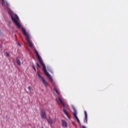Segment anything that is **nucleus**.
I'll list each match as a JSON object with an SVG mask.
<instances>
[{
	"label": "nucleus",
	"instance_id": "f8f14e48",
	"mask_svg": "<svg viewBox=\"0 0 128 128\" xmlns=\"http://www.w3.org/2000/svg\"><path fill=\"white\" fill-rule=\"evenodd\" d=\"M63 112L66 116H68V112H66V110H64V108H63L62 110Z\"/></svg>",
	"mask_w": 128,
	"mask_h": 128
},
{
	"label": "nucleus",
	"instance_id": "dca6fc26",
	"mask_svg": "<svg viewBox=\"0 0 128 128\" xmlns=\"http://www.w3.org/2000/svg\"><path fill=\"white\" fill-rule=\"evenodd\" d=\"M2 2L3 3H2V6H4V4L6 3V2H4V0H1Z\"/></svg>",
	"mask_w": 128,
	"mask_h": 128
},
{
	"label": "nucleus",
	"instance_id": "a211bd4d",
	"mask_svg": "<svg viewBox=\"0 0 128 128\" xmlns=\"http://www.w3.org/2000/svg\"><path fill=\"white\" fill-rule=\"evenodd\" d=\"M36 64L37 66H38V68H40V64L38 63H36Z\"/></svg>",
	"mask_w": 128,
	"mask_h": 128
},
{
	"label": "nucleus",
	"instance_id": "39448f33",
	"mask_svg": "<svg viewBox=\"0 0 128 128\" xmlns=\"http://www.w3.org/2000/svg\"><path fill=\"white\" fill-rule=\"evenodd\" d=\"M74 110V112H73V116H74L75 118H76L78 124H80V119H78V116H76L78 114V113L76 112V110L74 108H73Z\"/></svg>",
	"mask_w": 128,
	"mask_h": 128
},
{
	"label": "nucleus",
	"instance_id": "423d86ee",
	"mask_svg": "<svg viewBox=\"0 0 128 128\" xmlns=\"http://www.w3.org/2000/svg\"><path fill=\"white\" fill-rule=\"evenodd\" d=\"M47 122H48V124H54L56 122V119H54V118H49L47 120Z\"/></svg>",
	"mask_w": 128,
	"mask_h": 128
},
{
	"label": "nucleus",
	"instance_id": "7ed1b4c3",
	"mask_svg": "<svg viewBox=\"0 0 128 128\" xmlns=\"http://www.w3.org/2000/svg\"><path fill=\"white\" fill-rule=\"evenodd\" d=\"M22 30L23 34L26 36V40H27L30 48H32L34 46V44L32 42H30V34L26 32V30L22 27Z\"/></svg>",
	"mask_w": 128,
	"mask_h": 128
},
{
	"label": "nucleus",
	"instance_id": "4468645a",
	"mask_svg": "<svg viewBox=\"0 0 128 128\" xmlns=\"http://www.w3.org/2000/svg\"><path fill=\"white\" fill-rule=\"evenodd\" d=\"M28 90L30 92H32V86H29L28 87Z\"/></svg>",
	"mask_w": 128,
	"mask_h": 128
},
{
	"label": "nucleus",
	"instance_id": "412c9836",
	"mask_svg": "<svg viewBox=\"0 0 128 128\" xmlns=\"http://www.w3.org/2000/svg\"><path fill=\"white\" fill-rule=\"evenodd\" d=\"M18 44L19 46H20V42H18Z\"/></svg>",
	"mask_w": 128,
	"mask_h": 128
},
{
	"label": "nucleus",
	"instance_id": "2eb2a0df",
	"mask_svg": "<svg viewBox=\"0 0 128 128\" xmlns=\"http://www.w3.org/2000/svg\"><path fill=\"white\" fill-rule=\"evenodd\" d=\"M32 68L35 72H36V67H34V66L32 65Z\"/></svg>",
	"mask_w": 128,
	"mask_h": 128
},
{
	"label": "nucleus",
	"instance_id": "6ab92c4d",
	"mask_svg": "<svg viewBox=\"0 0 128 128\" xmlns=\"http://www.w3.org/2000/svg\"><path fill=\"white\" fill-rule=\"evenodd\" d=\"M6 4L8 6H10V4H8V2H6Z\"/></svg>",
	"mask_w": 128,
	"mask_h": 128
},
{
	"label": "nucleus",
	"instance_id": "ddd939ff",
	"mask_svg": "<svg viewBox=\"0 0 128 128\" xmlns=\"http://www.w3.org/2000/svg\"><path fill=\"white\" fill-rule=\"evenodd\" d=\"M54 92H56V94H60V92H58V89H56V87L54 88Z\"/></svg>",
	"mask_w": 128,
	"mask_h": 128
},
{
	"label": "nucleus",
	"instance_id": "20e7f679",
	"mask_svg": "<svg viewBox=\"0 0 128 128\" xmlns=\"http://www.w3.org/2000/svg\"><path fill=\"white\" fill-rule=\"evenodd\" d=\"M37 74L38 78H41V80H42V84H44V86H45L46 88H48V83L46 80H45L44 78V77H42V76L40 75V74L38 72H37Z\"/></svg>",
	"mask_w": 128,
	"mask_h": 128
},
{
	"label": "nucleus",
	"instance_id": "0eeeda50",
	"mask_svg": "<svg viewBox=\"0 0 128 128\" xmlns=\"http://www.w3.org/2000/svg\"><path fill=\"white\" fill-rule=\"evenodd\" d=\"M40 116L42 118H44V120H46V112H44V110H41Z\"/></svg>",
	"mask_w": 128,
	"mask_h": 128
},
{
	"label": "nucleus",
	"instance_id": "4be33fe9",
	"mask_svg": "<svg viewBox=\"0 0 128 128\" xmlns=\"http://www.w3.org/2000/svg\"><path fill=\"white\" fill-rule=\"evenodd\" d=\"M32 128H35L34 127H33Z\"/></svg>",
	"mask_w": 128,
	"mask_h": 128
},
{
	"label": "nucleus",
	"instance_id": "6e6552de",
	"mask_svg": "<svg viewBox=\"0 0 128 128\" xmlns=\"http://www.w3.org/2000/svg\"><path fill=\"white\" fill-rule=\"evenodd\" d=\"M62 123V126L64 128H68V122L64 120H61Z\"/></svg>",
	"mask_w": 128,
	"mask_h": 128
},
{
	"label": "nucleus",
	"instance_id": "f3484780",
	"mask_svg": "<svg viewBox=\"0 0 128 128\" xmlns=\"http://www.w3.org/2000/svg\"><path fill=\"white\" fill-rule=\"evenodd\" d=\"M6 56H10V53L6 52Z\"/></svg>",
	"mask_w": 128,
	"mask_h": 128
},
{
	"label": "nucleus",
	"instance_id": "1a4fd4ad",
	"mask_svg": "<svg viewBox=\"0 0 128 128\" xmlns=\"http://www.w3.org/2000/svg\"><path fill=\"white\" fill-rule=\"evenodd\" d=\"M84 122H86V124L88 123V113L86 112V111H84Z\"/></svg>",
	"mask_w": 128,
	"mask_h": 128
},
{
	"label": "nucleus",
	"instance_id": "9b49d317",
	"mask_svg": "<svg viewBox=\"0 0 128 128\" xmlns=\"http://www.w3.org/2000/svg\"><path fill=\"white\" fill-rule=\"evenodd\" d=\"M16 62L18 66H20V58H16Z\"/></svg>",
	"mask_w": 128,
	"mask_h": 128
},
{
	"label": "nucleus",
	"instance_id": "9d476101",
	"mask_svg": "<svg viewBox=\"0 0 128 128\" xmlns=\"http://www.w3.org/2000/svg\"><path fill=\"white\" fill-rule=\"evenodd\" d=\"M58 100L60 101L61 104H62L63 108H64L66 106L64 105V102H62V100L60 97H58Z\"/></svg>",
	"mask_w": 128,
	"mask_h": 128
},
{
	"label": "nucleus",
	"instance_id": "aec40b11",
	"mask_svg": "<svg viewBox=\"0 0 128 128\" xmlns=\"http://www.w3.org/2000/svg\"><path fill=\"white\" fill-rule=\"evenodd\" d=\"M82 128H86L84 126H82Z\"/></svg>",
	"mask_w": 128,
	"mask_h": 128
},
{
	"label": "nucleus",
	"instance_id": "f257e3e1",
	"mask_svg": "<svg viewBox=\"0 0 128 128\" xmlns=\"http://www.w3.org/2000/svg\"><path fill=\"white\" fill-rule=\"evenodd\" d=\"M34 52L38 58V60L40 64H41V66H42V70L44 74H46V76H48V78L50 82H52V77L50 74H48V70H46V64H44V61H42V58H40V56L38 52L36 50H34Z\"/></svg>",
	"mask_w": 128,
	"mask_h": 128
},
{
	"label": "nucleus",
	"instance_id": "f03ea898",
	"mask_svg": "<svg viewBox=\"0 0 128 128\" xmlns=\"http://www.w3.org/2000/svg\"><path fill=\"white\" fill-rule=\"evenodd\" d=\"M8 12L10 16H11L12 21L14 22L18 28H20L22 26L20 25V24L18 22V20H20L18 16V15L16 14H14L12 11Z\"/></svg>",
	"mask_w": 128,
	"mask_h": 128
}]
</instances>
